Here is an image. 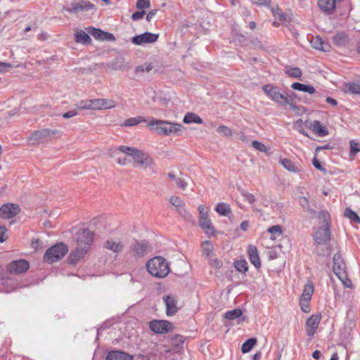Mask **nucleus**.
<instances>
[{
    "instance_id": "58",
    "label": "nucleus",
    "mask_w": 360,
    "mask_h": 360,
    "mask_svg": "<svg viewBox=\"0 0 360 360\" xmlns=\"http://www.w3.org/2000/svg\"><path fill=\"white\" fill-rule=\"evenodd\" d=\"M312 164L314 167L321 172L324 171L323 167L321 165L316 157H314L312 160Z\"/></svg>"
},
{
    "instance_id": "35",
    "label": "nucleus",
    "mask_w": 360,
    "mask_h": 360,
    "mask_svg": "<svg viewBox=\"0 0 360 360\" xmlns=\"http://www.w3.org/2000/svg\"><path fill=\"white\" fill-rule=\"evenodd\" d=\"M257 342V338H252L248 340H247L242 345L241 347V351L243 353H248L249 352L253 347L256 345Z\"/></svg>"
},
{
    "instance_id": "52",
    "label": "nucleus",
    "mask_w": 360,
    "mask_h": 360,
    "mask_svg": "<svg viewBox=\"0 0 360 360\" xmlns=\"http://www.w3.org/2000/svg\"><path fill=\"white\" fill-rule=\"evenodd\" d=\"M241 194L244 197V198L250 204V205H253L255 201H256V198L255 196L252 194V193H250L247 191H243L241 192Z\"/></svg>"
},
{
    "instance_id": "43",
    "label": "nucleus",
    "mask_w": 360,
    "mask_h": 360,
    "mask_svg": "<svg viewBox=\"0 0 360 360\" xmlns=\"http://www.w3.org/2000/svg\"><path fill=\"white\" fill-rule=\"evenodd\" d=\"M101 103H102L101 110L112 109V108H115V106H116L115 101L112 99L102 98Z\"/></svg>"
},
{
    "instance_id": "54",
    "label": "nucleus",
    "mask_w": 360,
    "mask_h": 360,
    "mask_svg": "<svg viewBox=\"0 0 360 360\" xmlns=\"http://www.w3.org/2000/svg\"><path fill=\"white\" fill-rule=\"evenodd\" d=\"M268 232L280 236L282 233L281 227L279 225L272 226L268 229Z\"/></svg>"
},
{
    "instance_id": "12",
    "label": "nucleus",
    "mask_w": 360,
    "mask_h": 360,
    "mask_svg": "<svg viewBox=\"0 0 360 360\" xmlns=\"http://www.w3.org/2000/svg\"><path fill=\"white\" fill-rule=\"evenodd\" d=\"M131 250L134 256L143 257L152 250V248L146 240L136 241L131 246Z\"/></svg>"
},
{
    "instance_id": "23",
    "label": "nucleus",
    "mask_w": 360,
    "mask_h": 360,
    "mask_svg": "<svg viewBox=\"0 0 360 360\" xmlns=\"http://www.w3.org/2000/svg\"><path fill=\"white\" fill-rule=\"evenodd\" d=\"M199 226L207 235L214 236L215 233L214 227L209 217L199 220Z\"/></svg>"
},
{
    "instance_id": "40",
    "label": "nucleus",
    "mask_w": 360,
    "mask_h": 360,
    "mask_svg": "<svg viewBox=\"0 0 360 360\" xmlns=\"http://www.w3.org/2000/svg\"><path fill=\"white\" fill-rule=\"evenodd\" d=\"M102 98H96L89 100V104L86 108H89L91 110H101Z\"/></svg>"
},
{
    "instance_id": "22",
    "label": "nucleus",
    "mask_w": 360,
    "mask_h": 360,
    "mask_svg": "<svg viewBox=\"0 0 360 360\" xmlns=\"http://www.w3.org/2000/svg\"><path fill=\"white\" fill-rule=\"evenodd\" d=\"M105 360H133V356L124 352L115 350L107 354Z\"/></svg>"
},
{
    "instance_id": "11",
    "label": "nucleus",
    "mask_w": 360,
    "mask_h": 360,
    "mask_svg": "<svg viewBox=\"0 0 360 360\" xmlns=\"http://www.w3.org/2000/svg\"><path fill=\"white\" fill-rule=\"evenodd\" d=\"M151 330L156 333H167L173 328L172 323L165 320H153L150 322Z\"/></svg>"
},
{
    "instance_id": "45",
    "label": "nucleus",
    "mask_w": 360,
    "mask_h": 360,
    "mask_svg": "<svg viewBox=\"0 0 360 360\" xmlns=\"http://www.w3.org/2000/svg\"><path fill=\"white\" fill-rule=\"evenodd\" d=\"M203 253L209 256L213 250V245L210 240H205L202 243Z\"/></svg>"
},
{
    "instance_id": "60",
    "label": "nucleus",
    "mask_w": 360,
    "mask_h": 360,
    "mask_svg": "<svg viewBox=\"0 0 360 360\" xmlns=\"http://www.w3.org/2000/svg\"><path fill=\"white\" fill-rule=\"evenodd\" d=\"M146 12L144 11H136L132 14L131 18L134 20H138L141 19L145 15Z\"/></svg>"
},
{
    "instance_id": "5",
    "label": "nucleus",
    "mask_w": 360,
    "mask_h": 360,
    "mask_svg": "<svg viewBox=\"0 0 360 360\" xmlns=\"http://www.w3.org/2000/svg\"><path fill=\"white\" fill-rule=\"evenodd\" d=\"M262 89L272 101L278 105H286L290 104L292 101L290 96L276 86L266 84L263 86Z\"/></svg>"
},
{
    "instance_id": "10",
    "label": "nucleus",
    "mask_w": 360,
    "mask_h": 360,
    "mask_svg": "<svg viewBox=\"0 0 360 360\" xmlns=\"http://www.w3.org/2000/svg\"><path fill=\"white\" fill-rule=\"evenodd\" d=\"M64 9L70 13H79L95 9V6L89 1L80 0L71 2L70 6Z\"/></svg>"
},
{
    "instance_id": "15",
    "label": "nucleus",
    "mask_w": 360,
    "mask_h": 360,
    "mask_svg": "<svg viewBox=\"0 0 360 360\" xmlns=\"http://www.w3.org/2000/svg\"><path fill=\"white\" fill-rule=\"evenodd\" d=\"M159 37L157 34L150 32H145L143 34L136 35L131 39V42L136 45H142L143 44H151L155 42Z\"/></svg>"
},
{
    "instance_id": "33",
    "label": "nucleus",
    "mask_w": 360,
    "mask_h": 360,
    "mask_svg": "<svg viewBox=\"0 0 360 360\" xmlns=\"http://www.w3.org/2000/svg\"><path fill=\"white\" fill-rule=\"evenodd\" d=\"M75 35L77 43L89 44L91 41L89 35L82 30L77 31Z\"/></svg>"
},
{
    "instance_id": "42",
    "label": "nucleus",
    "mask_w": 360,
    "mask_h": 360,
    "mask_svg": "<svg viewBox=\"0 0 360 360\" xmlns=\"http://www.w3.org/2000/svg\"><path fill=\"white\" fill-rule=\"evenodd\" d=\"M350 158L353 160L354 156L360 151V144L355 141H350Z\"/></svg>"
},
{
    "instance_id": "62",
    "label": "nucleus",
    "mask_w": 360,
    "mask_h": 360,
    "mask_svg": "<svg viewBox=\"0 0 360 360\" xmlns=\"http://www.w3.org/2000/svg\"><path fill=\"white\" fill-rule=\"evenodd\" d=\"M210 264L215 268L219 269L222 266V262L217 259H210Z\"/></svg>"
},
{
    "instance_id": "4",
    "label": "nucleus",
    "mask_w": 360,
    "mask_h": 360,
    "mask_svg": "<svg viewBox=\"0 0 360 360\" xmlns=\"http://www.w3.org/2000/svg\"><path fill=\"white\" fill-rule=\"evenodd\" d=\"M318 218L323 223V226L319 228L314 234V240L318 245H326L330 239V231L328 227V221L330 218L328 212L322 210L319 212Z\"/></svg>"
},
{
    "instance_id": "9",
    "label": "nucleus",
    "mask_w": 360,
    "mask_h": 360,
    "mask_svg": "<svg viewBox=\"0 0 360 360\" xmlns=\"http://www.w3.org/2000/svg\"><path fill=\"white\" fill-rule=\"evenodd\" d=\"M94 238V232L88 229H83L77 231L75 236L77 245L89 250Z\"/></svg>"
},
{
    "instance_id": "25",
    "label": "nucleus",
    "mask_w": 360,
    "mask_h": 360,
    "mask_svg": "<svg viewBox=\"0 0 360 360\" xmlns=\"http://www.w3.org/2000/svg\"><path fill=\"white\" fill-rule=\"evenodd\" d=\"M280 162L283 167L290 172L300 173L302 169L300 165H296L295 162L287 158L281 160Z\"/></svg>"
},
{
    "instance_id": "8",
    "label": "nucleus",
    "mask_w": 360,
    "mask_h": 360,
    "mask_svg": "<svg viewBox=\"0 0 360 360\" xmlns=\"http://www.w3.org/2000/svg\"><path fill=\"white\" fill-rule=\"evenodd\" d=\"M314 290V287L313 283L311 281H307V283L304 286L302 293L300 298V308L301 310L304 313H309L310 311L309 302L311 300Z\"/></svg>"
},
{
    "instance_id": "59",
    "label": "nucleus",
    "mask_w": 360,
    "mask_h": 360,
    "mask_svg": "<svg viewBox=\"0 0 360 360\" xmlns=\"http://www.w3.org/2000/svg\"><path fill=\"white\" fill-rule=\"evenodd\" d=\"M89 100H86V101H81L80 102H79L76 106L79 108V109H81V110H89V108H86V107H87L88 105H89Z\"/></svg>"
},
{
    "instance_id": "53",
    "label": "nucleus",
    "mask_w": 360,
    "mask_h": 360,
    "mask_svg": "<svg viewBox=\"0 0 360 360\" xmlns=\"http://www.w3.org/2000/svg\"><path fill=\"white\" fill-rule=\"evenodd\" d=\"M150 7V0H137L136 8L139 9L147 8Z\"/></svg>"
},
{
    "instance_id": "51",
    "label": "nucleus",
    "mask_w": 360,
    "mask_h": 360,
    "mask_svg": "<svg viewBox=\"0 0 360 360\" xmlns=\"http://www.w3.org/2000/svg\"><path fill=\"white\" fill-rule=\"evenodd\" d=\"M170 203L176 207H181L184 205V202L179 197L172 195L169 198Z\"/></svg>"
},
{
    "instance_id": "6",
    "label": "nucleus",
    "mask_w": 360,
    "mask_h": 360,
    "mask_svg": "<svg viewBox=\"0 0 360 360\" xmlns=\"http://www.w3.org/2000/svg\"><path fill=\"white\" fill-rule=\"evenodd\" d=\"M61 132L57 129H41L33 132L28 138L29 144L37 146L51 141L52 139Z\"/></svg>"
},
{
    "instance_id": "28",
    "label": "nucleus",
    "mask_w": 360,
    "mask_h": 360,
    "mask_svg": "<svg viewBox=\"0 0 360 360\" xmlns=\"http://www.w3.org/2000/svg\"><path fill=\"white\" fill-rule=\"evenodd\" d=\"M291 87L295 90L307 92L309 94H313L316 92V89L313 86L307 85L299 82L292 83Z\"/></svg>"
},
{
    "instance_id": "57",
    "label": "nucleus",
    "mask_w": 360,
    "mask_h": 360,
    "mask_svg": "<svg viewBox=\"0 0 360 360\" xmlns=\"http://www.w3.org/2000/svg\"><path fill=\"white\" fill-rule=\"evenodd\" d=\"M291 109L296 112L297 114H302L304 112V108L302 106H297L292 104V101L290 104H288Z\"/></svg>"
},
{
    "instance_id": "56",
    "label": "nucleus",
    "mask_w": 360,
    "mask_h": 360,
    "mask_svg": "<svg viewBox=\"0 0 360 360\" xmlns=\"http://www.w3.org/2000/svg\"><path fill=\"white\" fill-rule=\"evenodd\" d=\"M175 182H176V186L179 188H180L183 190L186 189L187 184L184 179L177 177Z\"/></svg>"
},
{
    "instance_id": "13",
    "label": "nucleus",
    "mask_w": 360,
    "mask_h": 360,
    "mask_svg": "<svg viewBox=\"0 0 360 360\" xmlns=\"http://www.w3.org/2000/svg\"><path fill=\"white\" fill-rule=\"evenodd\" d=\"M20 212L18 205L6 203L0 207V217L3 219H11L16 216Z\"/></svg>"
},
{
    "instance_id": "26",
    "label": "nucleus",
    "mask_w": 360,
    "mask_h": 360,
    "mask_svg": "<svg viewBox=\"0 0 360 360\" xmlns=\"http://www.w3.org/2000/svg\"><path fill=\"white\" fill-rule=\"evenodd\" d=\"M248 255L251 263L256 267L259 268L261 263L258 255V251L255 245H249L248 247Z\"/></svg>"
},
{
    "instance_id": "48",
    "label": "nucleus",
    "mask_w": 360,
    "mask_h": 360,
    "mask_svg": "<svg viewBox=\"0 0 360 360\" xmlns=\"http://www.w3.org/2000/svg\"><path fill=\"white\" fill-rule=\"evenodd\" d=\"M234 266L240 272H245L248 270V263L245 260L235 262Z\"/></svg>"
},
{
    "instance_id": "7",
    "label": "nucleus",
    "mask_w": 360,
    "mask_h": 360,
    "mask_svg": "<svg viewBox=\"0 0 360 360\" xmlns=\"http://www.w3.org/2000/svg\"><path fill=\"white\" fill-rule=\"evenodd\" d=\"M68 247L64 243H58L49 248L44 255V261L52 264L60 260L68 252Z\"/></svg>"
},
{
    "instance_id": "49",
    "label": "nucleus",
    "mask_w": 360,
    "mask_h": 360,
    "mask_svg": "<svg viewBox=\"0 0 360 360\" xmlns=\"http://www.w3.org/2000/svg\"><path fill=\"white\" fill-rule=\"evenodd\" d=\"M198 210L199 212V220L210 217L208 209L204 205H200Z\"/></svg>"
},
{
    "instance_id": "37",
    "label": "nucleus",
    "mask_w": 360,
    "mask_h": 360,
    "mask_svg": "<svg viewBox=\"0 0 360 360\" xmlns=\"http://www.w3.org/2000/svg\"><path fill=\"white\" fill-rule=\"evenodd\" d=\"M300 205L308 212L311 218L316 217V212L309 207V201L305 197H300L299 198Z\"/></svg>"
},
{
    "instance_id": "44",
    "label": "nucleus",
    "mask_w": 360,
    "mask_h": 360,
    "mask_svg": "<svg viewBox=\"0 0 360 360\" xmlns=\"http://www.w3.org/2000/svg\"><path fill=\"white\" fill-rule=\"evenodd\" d=\"M88 32L96 39L103 40L105 32L96 29L94 27H89Z\"/></svg>"
},
{
    "instance_id": "55",
    "label": "nucleus",
    "mask_w": 360,
    "mask_h": 360,
    "mask_svg": "<svg viewBox=\"0 0 360 360\" xmlns=\"http://www.w3.org/2000/svg\"><path fill=\"white\" fill-rule=\"evenodd\" d=\"M6 232V228L5 226H0V243H3L7 239L8 236Z\"/></svg>"
},
{
    "instance_id": "24",
    "label": "nucleus",
    "mask_w": 360,
    "mask_h": 360,
    "mask_svg": "<svg viewBox=\"0 0 360 360\" xmlns=\"http://www.w3.org/2000/svg\"><path fill=\"white\" fill-rule=\"evenodd\" d=\"M309 128L312 131L320 137H323L328 134V131L323 124L320 121L315 120L309 126Z\"/></svg>"
},
{
    "instance_id": "18",
    "label": "nucleus",
    "mask_w": 360,
    "mask_h": 360,
    "mask_svg": "<svg viewBox=\"0 0 360 360\" xmlns=\"http://www.w3.org/2000/svg\"><path fill=\"white\" fill-rule=\"evenodd\" d=\"M88 249L77 245L68 256V260L70 264H77L87 253Z\"/></svg>"
},
{
    "instance_id": "14",
    "label": "nucleus",
    "mask_w": 360,
    "mask_h": 360,
    "mask_svg": "<svg viewBox=\"0 0 360 360\" xmlns=\"http://www.w3.org/2000/svg\"><path fill=\"white\" fill-rule=\"evenodd\" d=\"M29 267V263L26 260L18 259L11 262L7 266V271L10 274H20L25 272Z\"/></svg>"
},
{
    "instance_id": "41",
    "label": "nucleus",
    "mask_w": 360,
    "mask_h": 360,
    "mask_svg": "<svg viewBox=\"0 0 360 360\" xmlns=\"http://www.w3.org/2000/svg\"><path fill=\"white\" fill-rule=\"evenodd\" d=\"M252 146L255 149H256L260 152L265 153L266 154H269L270 148L265 146L264 144H263L262 143H261L258 141H253L252 142Z\"/></svg>"
},
{
    "instance_id": "32",
    "label": "nucleus",
    "mask_w": 360,
    "mask_h": 360,
    "mask_svg": "<svg viewBox=\"0 0 360 360\" xmlns=\"http://www.w3.org/2000/svg\"><path fill=\"white\" fill-rule=\"evenodd\" d=\"M183 122L185 124H191L193 122L197 123V124H202L203 123V121L200 118V117L193 112H187L183 119Z\"/></svg>"
},
{
    "instance_id": "34",
    "label": "nucleus",
    "mask_w": 360,
    "mask_h": 360,
    "mask_svg": "<svg viewBox=\"0 0 360 360\" xmlns=\"http://www.w3.org/2000/svg\"><path fill=\"white\" fill-rule=\"evenodd\" d=\"M345 93L360 94V84L356 83H347L343 89Z\"/></svg>"
},
{
    "instance_id": "46",
    "label": "nucleus",
    "mask_w": 360,
    "mask_h": 360,
    "mask_svg": "<svg viewBox=\"0 0 360 360\" xmlns=\"http://www.w3.org/2000/svg\"><path fill=\"white\" fill-rule=\"evenodd\" d=\"M153 69V65L152 63H146L144 65H139L136 68L135 72H150Z\"/></svg>"
},
{
    "instance_id": "19",
    "label": "nucleus",
    "mask_w": 360,
    "mask_h": 360,
    "mask_svg": "<svg viewBox=\"0 0 360 360\" xmlns=\"http://www.w3.org/2000/svg\"><path fill=\"white\" fill-rule=\"evenodd\" d=\"M319 9L326 15H331L335 10V0H318Z\"/></svg>"
},
{
    "instance_id": "47",
    "label": "nucleus",
    "mask_w": 360,
    "mask_h": 360,
    "mask_svg": "<svg viewBox=\"0 0 360 360\" xmlns=\"http://www.w3.org/2000/svg\"><path fill=\"white\" fill-rule=\"evenodd\" d=\"M293 127L295 129L297 130L300 134L308 136L307 134L304 131V122L302 119L297 120L293 124Z\"/></svg>"
},
{
    "instance_id": "29",
    "label": "nucleus",
    "mask_w": 360,
    "mask_h": 360,
    "mask_svg": "<svg viewBox=\"0 0 360 360\" xmlns=\"http://www.w3.org/2000/svg\"><path fill=\"white\" fill-rule=\"evenodd\" d=\"M343 217L349 219L352 223L360 224V217L354 211L349 207H346L344 210Z\"/></svg>"
},
{
    "instance_id": "3",
    "label": "nucleus",
    "mask_w": 360,
    "mask_h": 360,
    "mask_svg": "<svg viewBox=\"0 0 360 360\" xmlns=\"http://www.w3.org/2000/svg\"><path fill=\"white\" fill-rule=\"evenodd\" d=\"M146 268L150 274L160 278L166 277L169 272L168 262L160 256L150 259L146 264Z\"/></svg>"
},
{
    "instance_id": "2",
    "label": "nucleus",
    "mask_w": 360,
    "mask_h": 360,
    "mask_svg": "<svg viewBox=\"0 0 360 360\" xmlns=\"http://www.w3.org/2000/svg\"><path fill=\"white\" fill-rule=\"evenodd\" d=\"M148 126L152 127V129L158 134L163 136L179 134L184 129V127L181 124L158 119H152Z\"/></svg>"
},
{
    "instance_id": "64",
    "label": "nucleus",
    "mask_w": 360,
    "mask_h": 360,
    "mask_svg": "<svg viewBox=\"0 0 360 360\" xmlns=\"http://www.w3.org/2000/svg\"><path fill=\"white\" fill-rule=\"evenodd\" d=\"M115 39V37L113 36L112 34L105 32V34L103 35V40L114 41Z\"/></svg>"
},
{
    "instance_id": "50",
    "label": "nucleus",
    "mask_w": 360,
    "mask_h": 360,
    "mask_svg": "<svg viewBox=\"0 0 360 360\" xmlns=\"http://www.w3.org/2000/svg\"><path fill=\"white\" fill-rule=\"evenodd\" d=\"M217 132L219 133V134H223L224 136H232V131L231 129L225 126V125H220L217 129Z\"/></svg>"
},
{
    "instance_id": "20",
    "label": "nucleus",
    "mask_w": 360,
    "mask_h": 360,
    "mask_svg": "<svg viewBox=\"0 0 360 360\" xmlns=\"http://www.w3.org/2000/svg\"><path fill=\"white\" fill-rule=\"evenodd\" d=\"M311 44L314 49L323 52H329L330 50V46L319 36L313 37L311 39Z\"/></svg>"
},
{
    "instance_id": "27",
    "label": "nucleus",
    "mask_w": 360,
    "mask_h": 360,
    "mask_svg": "<svg viewBox=\"0 0 360 360\" xmlns=\"http://www.w3.org/2000/svg\"><path fill=\"white\" fill-rule=\"evenodd\" d=\"M345 264L343 263L342 266L339 264V270H342L343 272L339 271V280L341 281L342 284L343 285L344 288H353V283L350 279L347 278V276L346 274L345 271Z\"/></svg>"
},
{
    "instance_id": "16",
    "label": "nucleus",
    "mask_w": 360,
    "mask_h": 360,
    "mask_svg": "<svg viewBox=\"0 0 360 360\" xmlns=\"http://www.w3.org/2000/svg\"><path fill=\"white\" fill-rule=\"evenodd\" d=\"M164 302L166 305V313L168 316L174 315L179 310V307L177 306L178 300L176 296L169 295L163 297Z\"/></svg>"
},
{
    "instance_id": "31",
    "label": "nucleus",
    "mask_w": 360,
    "mask_h": 360,
    "mask_svg": "<svg viewBox=\"0 0 360 360\" xmlns=\"http://www.w3.org/2000/svg\"><path fill=\"white\" fill-rule=\"evenodd\" d=\"M122 154H124L122 151L120 150V146L116 148L112 153L111 157L113 158L116 162L121 165H124L127 164V158L123 156Z\"/></svg>"
},
{
    "instance_id": "1",
    "label": "nucleus",
    "mask_w": 360,
    "mask_h": 360,
    "mask_svg": "<svg viewBox=\"0 0 360 360\" xmlns=\"http://www.w3.org/2000/svg\"><path fill=\"white\" fill-rule=\"evenodd\" d=\"M120 150L133 159V165L134 167L141 169H147L152 168L155 165V162L152 157L146 153L134 147L127 146H120Z\"/></svg>"
},
{
    "instance_id": "61",
    "label": "nucleus",
    "mask_w": 360,
    "mask_h": 360,
    "mask_svg": "<svg viewBox=\"0 0 360 360\" xmlns=\"http://www.w3.org/2000/svg\"><path fill=\"white\" fill-rule=\"evenodd\" d=\"M78 114L77 111L76 110H70L68 112H65L63 115V117L65 119H69L74 116H76Z\"/></svg>"
},
{
    "instance_id": "30",
    "label": "nucleus",
    "mask_w": 360,
    "mask_h": 360,
    "mask_svg": "<svg viewBox=\"0 0 360 360\" xmlns=\"http://www.w3.org/2000/svg\"><path fill=\"white\" fill-rule=\"evenodd\" d=\"M284 72L290 77L292 78H300L302 75V72L299 68L290 65H286L284 68Z\"/></svg>"
},
{
    "instance_id": "17",
    "label": "nucleus",
    "mask_w": 360,
    "mask_h": 360,
    "mask_svg": "<svg viewBox=\"0 0 360 360\" xmlns=\"http://www.w3.org/2000/svg\"><path fill=\"white\" fill-rule=\"evenodd\" d=\"M321 321V316L317 314L311 315L306 321L307 334L308 336H313L316 333Z\"/></svg>"
},
{
    "instance_id": "36",
    "label": "nucleus",
    "mask_w": 360,
    "mask_h": 360,
    "mask_svg": "<svg viewBox=\"0 0 360 360\" xmlns=\"http://www.w3.org/2000/svg\"><path fill=\"white\" fill-rule=\"evenodd\" d=\"M146 120L142 116L129 118L124 120L123 125L125 127H131L137 125L141 122H145Z\"/></svg>"
},
{
    "instance_id": "21",
    "label": "nucleus",
    "mask_w": 360,
    "mask_h": 360,
    "mask_svg": "<svg viewBox=\"0 0 360 360\" xmlns=\"http://www.w3.org/2000/svg\"><path fill=\"white\" fill-rule=\"evenodd\" d=\"M103 248L112 252L113 253L119 254L123 251L124 245L120 241L107 240L103 244Z\"/></svg>"
},
{
    "instance_id": "63",
    "label": "nucleus",
    "mask_w": 360,
    "mask_h": 360,
    "mask_svg": "<svg viewBox=\"0 0 360 360\" xmlns=\"http://www.w3.org/2000/svg\"><path fill=\"white\" fill-rule=\"evenodd\" d=\"M348 42V39L345 34H339V46L343 44H346Z\"/></svg>"
},
{
    "instance_id": "39",
    "label": "nucleus",
    "mask_w": 360,
    "mask_h": 360,
    "mask_svg": "<svg viewBox=\"0 0 360 360\" xmlns=\"http://www.w3.org/2000/svg\"><path fill=\"white\" fill-rule=\"evenodd\" d=\"M215 210L219 214L223 216H228L231 212L230 207L222 202L219 203Z\"/></svg>"
},
{
    "instance_id": "38",
    "label": "nucleus",
    "mask_w": 360,
    "mask_h": 360,
    "mask_svg": "<svg viewBox=\"0 0 360 360\" xmlns=\"http://www.w3.org/2000/svg\"><path fill=\"white\" fill-rule=\"evenodd\" d=\"M242 311L240 309H235L231 311H228L224 314V319L227 320H234L237 318H240L242 316Z\"/></svg>"
}]
</instances>
